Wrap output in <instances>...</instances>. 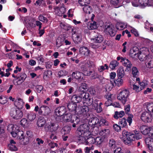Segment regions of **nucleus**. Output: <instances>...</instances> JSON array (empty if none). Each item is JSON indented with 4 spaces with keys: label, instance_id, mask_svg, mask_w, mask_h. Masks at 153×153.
<instances>
[{
    "label": "nucleus",
    "instance_id": "obj_1",
    "mask_svg": "<svg viewBox=\"0 0 153 153\" xmlns=\"http://www.w3.org/2000/svg\"><path fill=\"white\" fill-rule=\"evenodd\" d=\"M134 134L124 130L122 132L123 136L124 138V143L125 144L131 146L132 144V142L135 139L138 140L141 139L142 135L139 131L135 130Z\"/></svg>",
    "mask_w": 153,
    "mask_h": 153
},
{
    "label": "nucleus",
    "instance_id": "obj_2",
    "mask_svg": "<svg viewBox=\"0 0 153 153\" xmlns=\"http://www.w3.org/2000/svg\"><path fill=\"white\" fill-rule=\"evenodd\" d=\"M89 128L88 126L86 124L80 125L77 128L76 131L77 137L80 138L88 136L90 133Z\"/></svg>",
    "mask_w": 153,
    "mask_h": 153
},
{
    "label": "nucleus",
    "instance_id": "obj_3",
    "mask_svg": "<svg viewBox=\"0 0 153 153\" xmlns=\"http://www.w3.org/2000/svg\"><path fill=\"white\" fill-rule=\"evenodd\" d=\"M10 115L13 119L19 120L22 117L23 113L21 109L14 108L10 109Z\"/></svg>",
    "mask_w": 153,
    "mask_h": 153
},
{
    "label": "nucleus",
    "instance_id": "obj_4",
    "mask_svg": "<svg viewBox=\"0 0 153 153\" xmlns=\"http://www.w3.org/2000/svg\"><path fill=\"white\" fill-rule=\"evenodd\" d=\"M89 110V108L88 105H84L78 108L77 110V113L80 116H83L85 117L87 116Z\"/></svg>",
    "mask_w": 153,
    "mask_h": 153
},
{
    "label": "nucleus",
    "instance_id": "obj_5",
    "mask_svg": "<svg viewBox=\"0 0 153 153\" xmlns=\"http://www.w3.org/2000/svg\"><path fill=\"white\" fill-rule=\"evenodd\" d=\"M140 118L144 122L149 123L152 120V114L147 111H144L142 113Z\"/></svg>",
    "mask_w": 153,
    "mask_h": 153
},
{
    "label": "nucleus",
    "instance_id": "obj_6",
    "mask_svg": "<svg viewBox=\"0 0 153 153\" xmlns=\"http://www.w3.org/2000/svg\"><path fill=\"white\" fill-rule=\"evenodd\" d=\"M51 109L48 106L42 105L39 107V114L44 116H47L51 113Z\"/></svg>",
    "mask_w": 153,
    "mask_h": 153
},
{
    "label": "nucleus",
    "instance_id": "obj_7",
    "mask_svg": "<svg viewBox=\"0 0 153 153\" xmlns=\"http://www.w3.org/2000/svg\"><path fill=\"white\" fill-rule=\"evenodd\" d=\"M46 127L48 128V131L53 132L56 131L59 128L58 124L56 123L50 122L46 125Z\"/></svg>",
    "mask_w": 153,
    "mask_h": 153
},
{
    "label": "nucleus",
    "instance_id": "obj_8",
    "mask_svg": "<svg viewBox=\"0 0 153 153\" xmlns=\"http://www.w3.org/2000/svg\"><path fill=\"white\" fill-rule=\"evenodd\" d=\"M87 89L86 84L85 83H83L81 84L79 90L80 91H81L82 93H80L81 95H84V96H89L90 95H94L95 92L94 91H92V92L90 90H89V92L90 94H88V93H85V91H84V90H85Z\"/></svg>",
    "mask_w": 153,
    "mask_h": 153
},
{
    "label": "nucleus",
    "instance_id": "obj_9",
    "mask_svg": "<svg viewBox=\"0 0 153 153\" xmlns=\"http://www.w3.org/2000/svg\"><path fill=\"white\" fill-rule=\"evenodd\" d=\"M55 113L57 116H63L66 113V108L63 106L59 107L55 109Z\"/></svg>",
    "mask_w": 153,
    "mask_h": 153
},
{
    "label": "nucleus",
    "instance_id": "obj_10",
    "mask_svg": "<svg viewBox=\"0 0 153 153\" xmlns=\"http://www.w3.org/2000/svg\"><path fill=\"white\" fill-rule=\"evenodd\" d=\"M121 62L123 65L126 67V70L129 71L132 66L131 62L128 59L122 57L121 58Z\"/></svg>",
    "mask_w": 153,
    "mask_h": 153
},
{
    "label": "nucleus",
    "instance_id": "obj_11",
    "mask_svg": "<svg viewBox=\"0 0 153 153\" xmlns=\"http://www.w3.org/2000/svg\"><path fill=\"white\" fill-rule=\"evenodd\" d=\"M19 142L20 144L22 145H26L28 144L29 141V138L26 136H25L24 135V133L23 132V134L19 136Z\"/></svg>",
    "mask_w": 153,
    "mask_h": 153
},
{
    "label": "nucleus",
    "instance_id": "obj_12",
    "mask_svg": "<svg viewBox=\"0 0 153 153\" xmlns=\"http://www.w3.org/2000/svg\"><path fill=\"white\" fill-rule=\"evenodd\" d=\"M24 104L23 100L20 98L16 99L14 102V104L16 108L21 110L23 107Z\"/></svg>",
    "mask_w": 153,
    "mask_h": 153
},
{
    "label": "nucleus",
    "instance_id": "obj_13",
    "mask_svg": "<svg viewBox=\"0 0 153 153\" xmlns=\"http://www.w3.org/2000/svg\"><path fill=\"white\" fill-rule=\"evenodd\" d=\"M78 117L76 115L72 114L70 113L65 114L64 116V119L67 122H71Z\"/></svg>",
    "mask_w": 153,
    "mask_h": 153
},
{
    "label": "nucleus",
    "instance_id": "obj_14",
    "mask_svg": "<svg viewBox=\"0 0 153 153\" xmlns=\"http://www.w3.org/2000/svg\"><path fill=\"white\" fill-rule=\"evenodd\" d=\"M145 65L146 67L149 68H153V59L149 55L146 59Z\"/></svg>",
    "mask_w": 153,
    "mask_h": 153
},
{
    "label": "nucleus",
    "instance_id": "obj_15",
    "mask_svg": "<svg viewBox=\"0 0 153 153\" xmlns=\"http://www.w3.org/2000/svg\"><path fill=\"white\" fill-rule=\"evenodd\" d=\"M83 96V102L84 105L85 104H87L89 106L91 105L93 102V99L91 98V96Z\"/></svg>",
    "mask_w": 153,
    "mask_h": 153
},
{
    "label": "nucleus",
    "instance_id": "obj_16",
    "mask_svg": "<svg viewBox=\"0 0 153 153\" xmlns=\"http://www.w3.org/2000/svg\"><path fill=\"white\" fill-rule=\"evenodd\" d=\"M145 142L149 149L153 151V138L150 137L145 139Z\"/></svg>",
    "mask_w": 153,
    "mask_h": 153
},
{
    "label": "nucleus",
    "instance_id": "obj_17",
    "mask_svg": "<svg viewBox=\"0 0 153 153\" xmlns=\"http://www.w3.org/2000/svg\"><path fill=\"white\" fill-rule=\"evenodd\" d=\"M77 105L75 103H74L72 102H69L68 104V108L69 111L71 112L74 111L75 113L77 112L76 108Z\"/></svg>",
    "mask_w": 153,
    "mask_h": 153
},
{
    "label": "nucleus",
    "instance_id": "obj_18",
    "mask_svg": "<svg viewBox=\"0 0 153 153\" xmlns=\"http://www.w3.org/2000/svg\"><path fill=\"white\" fill-rule=\"evenodd\" d=\"M79 51L80 53L86 56H88L90 53V50L86 47H80Z\"/></svg>",
    "mask_w": 153,
    "mask_h": 153
},
{
    "label": "nucleus",
    "instance_id": "obj_19",
    "mask_svg": "<svg viewBox=\"0 0 153 153\" xmlns=\"http://www.w3.org/2000/svg\"><path fill=\"white\" fill-rule=\"evenodd\" d=\"M98 122H99V119L96 117H92L90 118L89 121V125L92 126L98 125Z\"/></svg>",
    "mask_w": 153,
    "mask_h": 153
},
{
    "label": "nucleus",
    "instance_id": "obj_20",
    "mask_svg": "<svg viewBox=\"0 0 153 153\" xmlns=\"http://www.w3.org/2000/svg\"><path fill=\"white\" fill-rule=\"evenodd\" d=\"M27 76L26 74L24 73L20 74L19 76L18 81L17 82L16 85H19L22 83L26 78Z\"/></svg>",
    "mask_w": 153,
    "mask_h": 153
},
{
    "label": "nucleus",
    "instance_id": "obj_21",
    "mask_svg": "<svg viewBox=\"0 0 153 153\" xmlns=\"http://www.w3.org/2000/svg\"><path fill=\"white\" fill-rule=\"evenodd\" d=\"M87 27L91 30L96 29L97 27V22L93 21L89 22L87 24Z\"/></svg>",
    "mask_w": 153,
    "mask_h": 153
},
{
    "label": "nucleus",
    "instance_id": "obj_22",
    "mask_svg": "<svg viewBox=\"0 0 153 153\" xmlns=\"http://www.w3.org/2000/svg\"><path fill=\"white\" fill-rule=\"evenodd\" d=\"M27 118L30 121H32L36 117V114L33 112H30L26 114Z\"/></svg>",
    "mask_w": 153,
    "mask_h": 153
},
{
    "label": "nucleus",
    "instance_id": "obj_23",
    "mask_svg": "<svg viewBox=\"0 0 153 153\" xmlns=\"http://www.w3.org/2000/svg\"><path fill=\"white\" fill-rule=\"evenodd\" d=\"M73 39L75 42L76 43H78L82 39V36L81 33H79L77 34H74L72 35Z\"/></svg>",
    "mask_w": 153,
    "mask_h": 153
},
{
    "label": "nucleus",
    "instance_id": "obj_24",
    "mask_svg": "<svg viewBox=\"0 0 153 153\" xmlns=\"http://www.w3.org/2000/svg\"><path fill=\"white\" fill-rule=\"evenodd\" d=\"M46 121L44 117H40L38 119L37 124L38 127H42L45 124Z\"/></svg>",
    "mask_w": 153,
    "mask_h": 153
},
{
    "label": "nucleus",
    "instance_id": "obj_25",
    "mask_svg": "<svg viewBox=\"0 0 153 153\" xmlns=\"http://www.w3.org/2000/svg\"><path fill=\"white\" fill-rule=\"evenodd\" d=\"M140 130L141 133L143 134H149V131L150 130V127H148L146 126H143L140 127Z\"/></svg>",
    "mask_w": 153,
    "mask_h": 153
},
{
    "label": "nucleus",
    "instance_id": "obj_26",
    "mask_svg": "<svg viewBox=\"0 0 153 153\" xmlns=\"http://www.w3.org/2000/svg\"><path fill=\"white\" fill-rule=\"evenodd\" d=\"M118 124L119 125H120L122 128H127L128 126L126 120L125 118H123L120 119Z\"/></svg>",
    "mask_w": 153,
    "mask_h": 153
},
{
    "label": "nucleus",
    "instance_id": "obj_27",
    "mask_svg": "<svg viewBox=\"0 0 153 153\" xmlns=\"http://www.w3.org/2000/svg\"><path fill=\"white\" fill-rule=\"evenodd\" d=\"M125 115L124 112L123 111H115L114 114V115L113 117L116 119H118L119 118H121Z\"/></svg>",
    "mask_w": 153,
    "mask_h": 153
},
{
    "label": "nucleus",
    "instance_id": "obj_28",
    "mask_svg": "<svg viewBox=\"0 0 153 153\" xmlns=\"http://www.w3.org/2000/svg\"><path fill=\"white\" fill-rule=\"evenodd\" d=\"M127 24L126 23L123 22H117L116 26L117 29L119 30H122L125 29L126 26Z\"/></svg>",
    "mask_w": 153,
    "mask_h": 153
},
{
    "label": "nucleus",
    "instance_id": "obj_29",
    "mask_svg": "<svg viewBox=\"0 0 153 153\" xmlns=\"http://www.w3.org/2000/svg\"><path fill=\"white\" fill-rule=\"evenodd\" d=\"M104 39L103 36L100 34H97L93 39L94 41L96 43H100L102 42Z\"/></svg>",
    "mask_w": 153,
    "mask_h": 153
},
{
    "label": "nucleus",
    "instance_id": "obj_30",
    "mask_svg": "<svg viewBox=\"0 0 153 153\" xmlns=\"http://www.w3.org/2000/svg\"><path fill=\"white\" fill-rule=\"evenodd\" d=\"M83 74L78 71L73 72L72 74V76L74 78L78 79L81 78Z\"/></svg>",
    "mask_w": 153,
    "mask_h": 153
},
{
    "label": "nucleus",
    "instance_id": "obj_31",
    "mask_svg": "<svg viewBox=\"0 0 153 153\" xmlns=\"http://www.w3.org/2000/svg\"><path fill=\"white\" fill-rule=\"evenodd\" d=\"M149 55H146L144 52H140L139 54H138V57L139 59L141 61H143L144 60L146 61V59L148 56Z\"/></svg>",
    "mask_w": 153,
    "mask_h": 153
},
{
    "label": "nucleus",
    "instance_id": "obj_32",
    "mask_svg": "<svg viewBox=\"0 0 153 153\" xmlns=\"http://www.w3.org/2000/svg\"><path fill=\"white\" fill-rule=\"evenodd\" d=\"M10 128L9 130L11 132H17L19 131H20L18 127L16 125L11 124L8 126V129Z\"/></svg>",
    "mask_w": 153,
    "mask_h": 153
},
{
    "label": "nucleus",
    "instance_id": "obj_33",
    "mask_svg": "<svg viewBox=\"0 0 153 153\" xmlns=\"http://www.w3.org/2000/svg\"><path fill=\"white\" fill-rule=\"evenodd\" d=\"M108 146L110 149H115L116 147V141L112 139H110L109 141Z\"/></svg>",
    "mask_w": 153,
    "mask_h": 153
},
{
    "label": "nucleus",
    "instance_id": "obj_34",
    "mask_svg": "<svg viewBox=\"0 0 153 153\" xmlns=\"http://www.w3.org/2000/svg\"><path fill=\"white\" fill-rule=\"evenodd\" d=\"M91 133H89V135L86 137L87 138L86 142L88 144H93L95 142V138L91 136V135H90Z\"/></svg>",
    "mask_w": 153,
    "mask_h": 153
},
{
    "label": "nucleus",
    "instance_id": "obj_35",
    "mask_svg": "<svg viewBox=\"0 0 153 153\" xmlns=\"http://www.w3.org/2000/svg\"><path fill=\"white\" fill-rule=\"evenodd\" d=\"M117 75L119 77H123L124 76V71L122 67H120L117 70Z\"/></svg>",
    "mask_w": 153,
    "mask_h": 153
},
{
    "label": "nucleus",
    "instance_id": "obj_36",
    "mask_svg": "<svg viewBox=\"0 0 153 153\" xmlns=\"http://www.w3.org/2000/svg\"><path fill=\"white\" fill-rule=\"evenodd\" d=\"M83 10L86 13L90 14L92 11L91 7L89 5H87L84 6Z\"/></svg>",
    "mask_w": 153,
    "mask_h": 153
},
{
    "label": "nucleus",
    "instance_id": "obj_37",
    "mask_svg": "<svg viewBox=\"0 0 153 153\" xmlns=\"http://www.w3.org/2000/svg\"><path fill=\"white\" fill-rule=\"evenodd\" d=\"M149 0H139L138 1L141 6L144 7L147 6H150L149 4Z\"/></svg>",
    "mask_w": 153,
    "mask_h": 153
},
{
    "label": "nucleus",
    "instance_id": "obj_38",
    "mask_svg": "<svg viewBox=\"0 0 153 153\" xmlns=\"http://www.w3.org/2000/svg\"><path fill=\"white\" fill-rule=\"evenodd\" d=\"M131 74L134 77L137 78L139 74V71L136 67H133L131 69Z\"/></svg>",
    "mask_w": 153,
    "mask_h": 153
},
{
    "label": "nucleus",
    "instance_id": "obj_39",
    "mask_svg": "<svg viewBox=\"0 0 153 153\" xmlns=\"http://www.w3.org/2000/svg\"><path fill=\"white\" fill-rule=\"evenodd\" d=\"M142 90L143 89L149 84V82L146 80H144L141 82H139Z\"/></svg>",
    "mask_w": 153,
    "mask_h": 153
},
{
    "label": "nucleus",
    "instance_id": "obj_40",
    "mask_svg": "<svg viewBox=\"0 0 153 153\" xmlns=\"http://www.w3.org/2000/svg\"><path fill=\"white\" fill-rule=\"evenodd\" d=\"M23 132L22 131H19L17 132H11L10 133L12 136L14 137L17 136V138L19 139V137H20V135H22Z\"/></svg>",
    "mask_w": 153,
    "mask_h": 153
},
{
    "label": "nucleus",
    "instance_id": "obj_41",
    "mask_svg": "<svg viewBox=\"0 0 153 153\" xmlns=\"http://www.w3.org/2000/svg\"><path fill=\"white\" fill-rule=\"evenodd\" d=\"M82 96H72L71 99L73 100L74 103L76 104L77 103H78L80 102L82 99H83V97L82 98Z\"/></svg>",
    "mask_w": 153,
    "mask_h": 153
},
{
    "label": "nucleus",
    "instance_id": "obj_42",
    "mask_svg": "<svg viewBox=\"0 0 153 153\" xmlns=\"http://www.w3.org/2000/svg\"><path fill=\"white\" fill-rule=\"evenodd\" d=\"M108 125V122L105 119L102 118L99 120L98 126H107Z\"/></svg>",
    "mask_w": 153,
    "mask_h": 153
},
{
    "label": "nucleus",
    "instance_id": "obj_43",
    "mask_svg": "<svg viewBox=\"0 0 153 153\" xmlns=\"http://www.w3.org/2000/svg\"><path fill=\"white\" fill-rule=\"evenodd\" d=\"M118 62L116 60L111 62L109 65V67L112 70L114 69L115 67L118 65Z\"/></svg>",
    "mask_w": 153,
    "mask_h": 153
},
{
    "label": "nucleus",
    "instance_id": "obj_44",
    "mask_svg": "<svg viewBox=\"0 0 153 153\" xmlns=\"http://www.w3.org/2000/svg\"><path fill=\"white\" fill-rule=\"evenodd\" d=\"M108 83L106 86V88H107L109 90H111L114 86V83L113 80H110L108 81Z\"/></svg>",
    "mask_w": 153,
    "mask_h": 153
},
{
    "label": "nucleus",
    "instance_id": "obj_45",
    "mask_svg": "<svg viewBox=\"0 0 153 153\" xmlns=\"http://www.w3.org/2000/svg\"><path fill=\"white\" fill-rule=\"evenodd\" d=\"M122 78H121L120 77H118L116 81L113 80V82L114 83L117 85L118 86H120L122 85L123 83V80Z\"/></svg>",
    "mask_w": 153,
    "mask_h": 153
},
{
    "label": "nucleus",
    "instance_id": "obj_46",
    "mask_svg": "<svg viewBox=\"0 0 153 153\" xmlns=\"http://www.w3.org/2000/svg\"><path fill=\"white\" fill-rule=\"evenodd\" d=\"M111 97L112 96H106V98L107 100L105 102L106 106H109L112 104L113 101Z\"/></svg>",
    "mask_w": 153,
    "mask_h": 153
},
{
    "label": "nucleus",
    "instance_id": "obj_47",
    "mask_svg": "<svg viewBox=\"0 0 153 153\" xmlns=\"http://www.w3.org/2000/svg\"><path fill=\"white\" fill-rule=\"evenodd\" d=\"M118 94L122 96H128L130 95V92L128 90L124 89L122 91H119Z\"/></svg>",
    "mask_w": 153,
    "mask_h": 153
},
{
    "label": "nucleus",
    "instance_id": "obj_48",
    "mask_svg": "<svg viewBox=\"0 0 153 153\" xmlns=\"http://www.w3.org/2000/svg\"><path fill=\"white\" fill-rule=\"evenodd\" d=\"M78 2L81 6H85L90 4V0H79Z\"/></svg>",
    "mask_w": 153,
    "mask_h": 153
},
{
    "label": "nucleus",
    "instance_id": "obj_49",
    "mask_svg": "<svg viewBox=\"0 0 153 153\" xmlns=\"http://www.w3.org/2000/svg\"><path fill=\"white\" fill-rule=\"evenodd\" d=\"M118 100H120L122 103L124 105L127 101L128 96H117Z\"/></svg>",
    "mask_w": 153,
    "mask_h": 153
},
{
    "label": "nucleus",
    "instance_id": "obj_50",
    "mask_svg": "<svg viewBox=\"0 0 153 153\" xmlns=\"http://www.w3.org/2000/svg\"><path fill=\"white\" fill-rule=\"evenodd\" d=\"M8 149L11 151H16L18 148L15 145L8 144Z\"/></svg>",
    "mask_w": 153,
    "mask_h": 153
},
{
    "label": "nucleus",
    "instance_id": "obj_51",
    "mask_svg": "<svg viewBox=\"0 0 153 153\" xmlns=\"http://www.w3.org/2000/svg\"><path fill=\"white\" fill-rule=\"evenodd\" d=\"M146 108L149 113H153V103L148 104L146 105Z\"/></svg>",
    "mask_w": 153,
    "mask_h": 153
},
{
    "label": "nucleus",
    "instance_id": "obj_52",
    "mask_svg": "<svg viewBox=\"0 0 153 153\" xmlns=\"http://www.w3.org/2000/svg\"><path fill=\"white\" fill-rule=\"evenodd\" d=\"M120 1V0H111V2L115 6V7L117 8L119 7L121 5Z\"/></svg>",
    "mask_w": 153,
    "mask_h": 153
},
{
    "label": "nucleus",
    "instance_id": "obj_53",
    "mask_svg": "<svg viewBox=\"0 0 153 153\" xmlns=\"http://www.w3.org/2000/svg\"><path fill=\"white\" fill-rule=\"evenodd\" d=\"M130 56L133 58L138 57V53L136 52L134 49L131 50L130 52Z\"/></svg>",
    "mask_w": 153,
    "mask_h": 153
},
{
    "label": "nucleus",
    "instance_id": "obj_54",
    "mask_svg": "<svg viewBox=\"0 0 153 153\" xmlns=\"http://www.w3.org/2000/svg\"><path fill=\"white\" fill-rule=\"evenodd\" d=\"M65 8L64 7H61L58 10L57 14L59 16H62V14L65 12Z\"/></svg>",
    "mask_w": 153,
    "mask_h": 153
},
{
    "label": "nucleus",
    "instance_id": "obj_55",
    "mask_svg": "<svg viewBox=\"0 0 153 153\" xmlns=\"http://www.w3.org/2000/svg\"><path fill=\"white\" fill-rule=\"evenodd\" d=\"M80 119L78 117L76 118V119L74 120H72V121H71V123H73L72 125V126L73 128H75L76 126V125L78 124L79 122H80Z\"/></svg>",
    "mask_w": 153,
    "mask_h": 153
},
{
    "label": "nucleus",
    "instance_id": "obj_56",
    "mask_svg": "<svg viewBox=\"0 0 153 153\" xmlns=\"http://www.w3.org/2000/svg\"><path fill=\"white\" fill-rule=\"evenodd\" d=\"M60 25L62 29L66 30H70L71 28V27L68 26V25L62 23H61Z\"/></svg>",
    "mask_w": 153,
    "mask_h": 153
},
{
    "label": "nucleus",
    "instance_id": "obj_57",
    "mask_svg": "<svg viewBox=\"0 0 153 153\" xmlns=\"http://www.w3.org/2000/svg\"><path fill=\"white\" fill-rule=\"evenodd\" d=\"M114 29V26L111 24L107 26H106L105 28V31L106 32L109 33L110 30H112V29Z\"/></svg>",
    "mask_w": 153,
    "mask_h": 153
},
{
    "label": "nucleus",
    "instance_id": "obj_58",
    "mask_svg": "<svg viewBox=\"0 0 153 153\" xmlns=\"http://www.w3.org/2000/svg\"><path fill=\"white\" fill-rule=\"evenodd\" d=\"M113 128L115 131L118 132L120 131L121 130V127L120 125H117L116 124L113 125Z\"/></svg>",
    "mask_w": 153,
    "mask_h": 153
},
{
    "label": "nucleus",
    "instance_id": "obj_59",
    "mask_svg": "<svg viewBox=\"0 0 153 153\" xmlns=\"http://www.w3.org/2000/svg\"><path fill=\"white\" fill-rule=\"evenodd\" d=\"M133 117V115L131 114H129L128 117L127 118L126 121L129 123V125L130 126L132 121V118Z\"/></svg>",
    "mask_w": 153,
    "mask_h": 153
},
{
    "label": "nucleus",
    "instance_id": "obj_60",
    "mask_svg": "<svg viewBox=\"0 0 153 153\" xmlns=\"http://www.w3.org/2000/svg\"><path fill=\"white\" fill-rule=\"evenodd\" d=\"M62 41L61 37H58L56 40V45L57 47H59L62 44Z\"/></svg>",
    "mask_w": 153,
    "mask_h": 153
},
{
    "label": "nucleus",
    "instance_id": "obj_61",
    "mask_svg": "<svg viewBox=\"0 0 153 153\" xmlns=\"http://www.w3.org/2000/svg\"><path fill=\"white\" fill-rule=\"evenodd\" d=\"M38 19L40 21L44 22L47 23L48 21V20L47 18L44 17L42 15H40L39 16Z\"/></svg>",
    "mask_w": 153,
    "mask_h": 153
},
{
    "label": "nucleus",
    "instance_id": "obj_62",
    "mask_svg": "<svg viewBox=\"0 0 153 153\" xmlns=\"http://www.w3.org/2000/svg\"><path fill=\"white\" fill-rule=\"evenodd\" d=\"M99 79L100 81V82L102 84H106L108 81H109V80L106 79L102 76H100L99 77Z\"/></svg>",
    "mask_w": 153,
    "mask_h": 153
},
{
    "label": "nucleus",
    "instance_id": "obj_63",
    "mask_svg": "<svg viewBox=\"0 0 153 153\" xmlns=\"http://www.w3.org/2000/svg\"><path fill=\"white\" fill-rule=\"evenodd\" d=\"M7 98L5 96H0V103L4 104L7 102Z\"/></svg>",
    "mask_w": 153,
    "mask_h": 153
},
{
    "label": "nucleus",
    "instance_id": "obj_64",
    "mask_svg": "<svg viewBox=\"0 0 153 153\" xmlns=\"http://www.w3.org/2000/svg\"><path fill=\"white\" fill-rule=\"evenodd\" d=\"M131 32L133 33L136 37H138L139 36V34L137 30L134 28L131 27Z\"/></svg>",
    "mask_w": 153,
    "mask_h": 153
}]
</instances>
